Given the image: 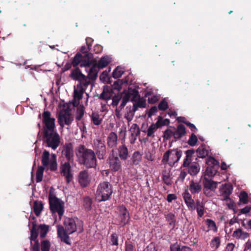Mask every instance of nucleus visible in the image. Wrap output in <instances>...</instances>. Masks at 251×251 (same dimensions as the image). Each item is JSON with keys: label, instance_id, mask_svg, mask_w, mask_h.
<instances>
[{"label": "nucleus", "instance_id": "nucleus-43", "mask_svg": "<svg viewBox=\"0 0 251 251\" xmlns=\"http://www.w3.org/2000/svg\"><path fill=\"white\" fill-rule=\"evenodd\" d=\"M50 152L45 150L43 152L42 157V163L44 167L47 166L49 164Z\"/></svg>", "mask_w": 251, "mask_h": 251}, {"label": "nucleus", "instance_id": "nucleus-41", "mask_svg": "<svg viewBox=\"0 0 251 251\" xmlns=\"http://www.w3.org/2000/svg\"><path fill=\"white\" fill-rule=\"evenodd\" d=\"M198 156L200 158H204L208 154V150L204 146H200L197 150Z\"/></svg>", "mask_w": 251, "mask_h": 251}, {"label": "nucleus", "instance_id": "nucleus-60", "mask_svg": "<svg viewBox=\"0 0 251 251\" xmlns=\"http://www.w3.org/2000/svg\"><path fill=\"white\" fill-rule=\"evenodd\" d=\"M57 227L58 237L60 238V241L63 242V226L58 225Z\"/></svg>", "mask_w": 251, "mask_h": 251}, {"label": "nucleus", "instance_id": "nucleus-6", "mask_svg": "<svg viewBox=\"0 0 251 251\" xmlns=\"http://www.w3.org/2000/svg\"><path fill=\"white\" fill-rule=\"evenodd\" d=\"M81 67H85L86 72L88 73V79H94L97 76L98 74V66L96 61H93V59L91 57H88L87 60L85 62L81 63Z\"/></svg>", "mask_w": 251, "mask_h": 251}, {"label": "nucleus", "instance_id": "nucleus-4", "mask_svg": "<svg viewBox=\"0 0 251 251\" xmlns=\"http://www.w3.org/2000/svg\"><path fill=\"white\" fill-rule=\"evenodd\" d=\"M112 192V186L109 182H101L97 188L96 199L100 202L107 201L110 199Z\"/></svg>", "mask_w": 251, "mask_h": 251}, {"label": "nucleus", "instance_id": "nucleus-16", "mask_svg": "<svg viewBox=\"0 0 251 251\" xmlns=\"http://www.w3.org/2000/svg\"><path fill=\"white\" fill-rule=\"evenodd\" d=\"M109 166L111 170L113 172L119 171L121 167V163L118 156L113 155L109 157Z\"/></svg>", "mask_w": 251, "mask_h": 251}, {"label": "nucleus", "instance_id": "nucleus-23", "mask_svg": "<svg viewBox=\"0 0 251 251\" xmlns=\"http://www.w3.org/2000/svg\"><path fill=\"white\" fill-rule=\"evenodd\" d=\"M118 154L119 157L124 160L127 159L128 156V151L127 148L125 144L119 146L117 149Z\"/></svg>", "mask_w": 251, "mask_h": 251}, {"label": "nucleus", "instance_id": "nucleus-42", "mask_svg": "<svg viewBox=\"0 0 251 251\" xmlns=\"http://www.w3.org/2000/svg\"><path fill=\"white\" fill-rule=\"evenodd\" d=\"M45 167L39 166L36 172V180L37 183L42 181Z\"/></svg>", "mask_w": 251, "mask_h": 251}, {"label": "nucleus", "instance_id": "nucleus-30", "mask_svg": "<svg viewBox=\"0 0 251 251\" xmlns=\"http://www.w3.org/2000/svg\"><path fill=\"white\" fill-rule=\"evenodd\" d=\"M91 121L95 125H100L102 121L103 116L97 112H93L91 116Z\"/></svg>", "mask_w": 251, "mask_h": 251}, {"label": "nucleus", "instance_id": "nucleus-54", "mask_svg": "<svg viewBox=\"0 0 251 251\" xmlns=\"http://www.w3.org/2000/svg\"><path fill=\"white\" fill-rule=\"evenodd\" d=\"M59 109L58 110V121L59 124L61 127H63V108H61V103L59 104Z\"/></svg>", "mask_w": 251, "mask_h": 251}, {"label": "nucleus", "instance_id": "nucleus-12", "mask_svg": "<svg viewBox=\"0 0 251 251\" xmlns=\"http://www.w3.org/2000/svg\"><path fill=\"white\" fill-rule=\"evenodd\" d=\"M93 147L96 151L99 158H103V155L106 153V147L104 142L99 138L94 139L93 141Z\"/></svg>", "mask_w": 251, "mask_h": 251}, {"label": "nucleus", "instance_id": "nucleus-14", "mask_svg": "<svg viewBox=\"0 0 251 251\" xmlns=\"http://www.w3.org/2000/svg\"><path fill=\"white\" fill-rule=\"evenodd\" d=\"M71 107H73L71 103L64 104V123L67 125L70 124L73 120V116L71 112Z\"/></svg>", "mask_w": 251, "mask_h": 251}, {"label": "nucleus", "instance_id": "nucleus-55", "mask_svg": "<svg viewBox=\"0 0 251 251\" xmlns=\"http://www.w3.org/2000/svg\"><path fill=\"white\" fill-rule=\"evenodd\" d=\"M56 156L55 154L52 155V161L50 164V170L51 171H55L57 170V164L55 160Z\"/></svg>", "mask_w": 251, "mask_h": 251}, {"label": "nucleus", "instance_id": "nucleus-21", "mask_svg": "<svg viewBox=\"0 0 251 251\" xmlns=\"http://www.w3.org/2000/svg\"><path fill=\"white\" fill-rule=\"evenodd\" d=\"M91 55L85 54L84 55H81L80 53H77L74 57L72 64L74 66H76L81 63L85 62V60H87L88 57H91Z\"/></svg>", "mask_w": 251, "mask_h": 251}, {"label": "nucleus", "instance_id": "nucleus-10", "mask_svg": "<svg viewBox=\"0 0 251 251\" xmlns=\"http://www.w3.org/2000/svg\"><path fill=\"white\" fill-rule=\"evenodd\" d=\"M55 119L51 117V113L49 111H45L43 113V122L44 126L43 130L55 128Z\"/></svg>", "mask_w": 251, "mask_h": 251}, {"label": "nucleus", "instance_id": "nucleus-58", "mask_svg": "<svg viewBox=\"0 0 251 251\" xmlns=\"http://www.w3.org/2000/svg\"><path fill=\"white\" fill-rule=\"evenodd\" d=\"M240 201L243 203L248 202V194L246 192H241L239 196Z\"/></svg>", "mask_w": 251, "mask_h": 251}, {"label": "nucleus", "instance_id": "nucleus-45", "mask_svg": "<svg viewBox=\"0 0 251 251\" xmlns=\"http://www.w3.org/2000/svg\"><path fill=\"white\" fill-rule=\"evenodd\" d=\"M216 169L213 166H207L205 172V177H212L216 173Z\"/></svg>", "mask_w": 251, "mask_h": 251}, {"label": "nucleus", "instance_id": "nucleus-51", "mask_svg": "<svg viewBox=\"0 0 251 251\" xmlns=\"http://www.w3.org/2000/svg\"><path fill=\"white\" fill-rule=\"evenodd\" d=\"M84 113V108L83 106L80 105L78 107L76 111V119L77 121L80 120L83 117Z\"/></svg>", "mask_w": 251, "mask_h": 251}, {"label": "nucleus", "instance_id": "nucleus-5", "mask_svg": "<svg viewBox=\"0 0 251 251\" xmlns=\"http://www.w3.org/2000/svg\"><path fill=\"white\" fill-rule=\"evenodd\" d=\"M182 155V151L178 149L169 150L166 151L163 156L162 162L170 166H176Z\"/></svg>", "mask_w": 251, "mask_h": 251}, {"label": "nucleus", "instance_id": "nucleus-40", "mask_svg": "<svg viewBox=\"0 0 251 251\" xmlns=\"http://www.w3.org/2000/svg\"><path fill=\"white\" fill-rule=\"evenodd\" d=\"M162 179L163 182L167 185H171L172 183V178L170 175V171L168 170H164L162 172Z\"/></svg>", "mask_w": 251, "mask_h": 251}, {"label": "nucleus", "instance_id": "nucleus-9", "mask_svg": "<svg viewBox=\"0 0 251 251\" xmlns=\"http://www.w3.org/2000/svg\"><path fill=\"white\" fill-rule=\"evenodd\" d=\"M127 93H130V100L133 101V107L136 108V110L138 108H145L146 107V100L143 98H140L138 93L136 90H132L129 91Z\"/></svg>", "mask_w": 251, "mask_h": 251}, {"label": "nucleus", "instance_id": "nucleus-62", "mask_svg": "<svg viewBox=\"0 0 251 251\" xmlns=\"http://www.w3.org/2000/svg\"><path fill=\"white\" fill-rule=\"evenodd\" d=\"M57 198L55 193V189L52 187H50L49 191V200Z\"/></svg>", "mask_w": 251, "mask_h": 251}, {"label": "nucleus", "instance_id": "nucleus-8", "mask_svg": "<svg viewBox=\"0 0 251 251\" xmlns=\"http://www.w3.org/2000/svg\"><path fill=\"white\" fill-rule=\"evenodd\" d=\"M50 209L52 214L58 213L59 218L61 220L63 215V204L62 201L58 198L49 200Z\"/></svg>", "mask_w": 251, "mask_h": 251}, {"label": "nucleus", "instance_id": "nucleus-31", "mask_svg": "<svg viewBox=\"0 0 251 251\" xmlns=\"http://www.w3.org/2000/svg\"><path fill=\"white\" fill-rule=\"evenodd\" d=\"M185 134V128L182 125H179L176 130L174 132L173 136L175 138L179 139Z\"/></svg>", "mask_w": 251, "mask_h": 251}, {"label": "nucleus", "instance_id": "nucleus-3", "mask_svg": "<svg viewBox=\"0 0 251 251\" xmlns=\"http://www.w3.org/2000/svg\"><path fill=\"white\" fill-rule=\"evenodd\" d=\"M43 141L47 146L55 150L60 144V139L55 128H52L50 130H43Z\"/></svg>", "mask_w": 251, "mask_h": 251}, {"label": "nucleus", "instance_id": "nucleus-39", "mask_svg": "<svg viewBox=\"0 0 251 251\" xmlns=\"http://www.w3.org/2000/svg\"><path fill=\"white\" fill-rule=\"evenodd\" d=\"M126 112L125 113V117L126 119L128 122H130L132 120L134 115L135 111H136V108L133 107H126Z\"/></svg>", "mask_w": 251, "mask_h": 251}, {"label": "nucleus", "instance_id": "nucleus-37", "mask_svg": "<svg viewBox=\"0 0 251 251\" xmlns=\"http://www.w3.org/2000/svg\"><path fill=\"white\" fill-rule=\"evenodd\" d=\"M33 210L37 216H39L43 209V204L41 201H35L33 203Z\"/></svg>", "mask_w": 251, "mask_h": 251}, {"label": "nucleus", "instance_id": "nucleus-26", "mask_svg": "<svg viewBox=\"0 0 251 251\" xmlns=\"http://www.w3.org/2000/svg\"><path fill=\"white\" fill-rule=\"evenodd\" d=\"M201 185L197 182L191 181L190 183V191L192 194H197L201 192Z\"/></svg>", "mask_w": 251, "mask_h": 251}, {"label": "nucleus", "instance_id": "nucleus-27", "mask_svg": "<svg viewBox=\"0 0 251 251\" xmlns=\"http://www.w3.org/2000/svg\"><path fill=\"white\" fill-rule=\"evenodd\" d=\"M232 236L236 239L245 240L249 237V234L241 229H238L233 232Z\"/></svg>", "mask_w": 251, "mask_h": 251}, {"label": "nucleus", "instance_id": "nucleus-32", "mask_svg": "<svg viewBox=\"0 0 251 251\" xmlns=\"http://www.w3.org/2000/svg\"><path fill=\"white\" fill-rule=\"evenodd\" d=\"M204 186L205 188L210 189L211 190H215L217 187L218 183L211 180L207 179L206 177H204V181L203 182Z\"/></svg>", "mask_w": 251, "mask_h": 251}, {"label": "nucleus", "instance_id": "nucleus-56", "mask_svg": "<svg viewBox=\"0 0 251 251\" xmlns=\"http://www.w3.org/2000/svg\"><path fill=\"white\" fill-rule=\"evenodd\" d=\"M206 163L207 166H213L215 167L218 164V162L213 157H208L206 160Z\"/></svg>", "mask_w": 251, "mask_h": 251}, {"label": "nucleus", "instance_id": "nucleus-59", "mask_svg": "<svg viewBox=\"0 0 251 251\" xmlns=\"http://www.w3.org/2000/svg\"><path fill=\"white\" fill-rule=\"evenodd\" d=\"M168 107V103L165 100L161 101L158 105L159 109L162 111L166 110Z\"/></svg>", "mask_w": 251, "mask_h": 251}, {"label": "nucleus", "instance_id": "nucleus-20", "mask_svg": "<svg viewBox=\"0 0 251 251\" xmlns=\"http://www.w3.org/2000/svg\"><path fill=\"white\" fill-rule=\"evenodd\" d=\"M118 136L115 132H110L107 138V144L109 148H114L117 145Z\"/></svg>", "mask_w": 251, "mask_h": 251}, {"label": "nucleus", "instance_id": "nucleus-44", "mask_svg": "<svg viewBox=\"0 0 251 251\" xmlns=\"http://www.w3.org/2000/svg\"><path fill=\"white\" fill-rule=\"evenodd\" d=\"M129 131V136H138L140 134L139 128L136 124H133L131 125Z\"/></svg>", "mask_w": 251, "mask_h": 251}, {"label": "nucleus", "instance_id": "nucleus-63", "mask_svg": "<svg viewBox=\"0 0 251 251\" xmlns=\"http://www.w3.org/2000/svg\"><path fill=\"white\" fill-rule=\"evenodd\" d=\"M111 242L112 245H118V237L116 234H112L111 236Z\"/></svg>", "mask_w": 251, "mask_h": 251}, {"label": "nucleus", "instance_id": "nucleus-64", "mask_svg": "<svg viewBox=\"0 0 251 251\" xmlns=\"http://www.w3.org/2000/svg\"><path fill=\"white\" fill-rule=\"evenodd\" d=\"M144 251H157L155 245L152 244H150L144 250Z\"/></svg>", "mask_w": 251, "mask_h": 251}, {"label": "nucleus", "instance_id": "nucleus-38", "mask_svg": "<svg viewBox=\"0 0 251 251\" xmlns=\"http://www.w3.org/2000/svg\"><path fill=\"white\" fill-rule=\"evenodd\" d=\"M110 61L111 58L108 56L101 57L98 62V67L99 69H102L107 66Z\"/></svg>", "mask_w": 251, "mask_h": 251}, {"label": "nucleus", "instance_id": "nucleus-7", "mask_svg": "<svg viewBox=\"0 0 251 251\" xmlns=\"http://www.w3.org/2000/svg\"><path fill=\"white\" fill-rule=\"evenodd\" d=\"M88 86H83V83H79L74 86L73 94V106H76L79 103V100L82 99L83 94Z\"/></svg>", "mask_w": 251, "mask_h": 251}, {"label": "nucleus", "instance_id": "nucleus-52", "mask_svg": "<svg viewBox=\"0 0 251 251\" xmlns=\"http://www.w3.org/2000/svg\"><path fill=\"white\" fill-rule=\"evenodd\" d=\"M126 93H127L123 94H124L123 96H122V95H116V96H115L114 97H113L112 98V102L111 103L112 106H117L118 105V104H119L120 100H122L123 97Z\"/></svg>", "mask_w": 251, "mask_h": 251}, {"label": "nucleus", "instance_id": "nucleus-35", "mask_svg": "<svg viewBox=\"0 0 251 251\" xmlns=\"http://www.w3.org/2000/svg\"><path fill=\"white\" fill-rule=\"evenodd\" d=\"M38 229L39 230L40 236L41 238H44L49 230V226L45 224L39 225Z\"/></svg>", "mask_w": 251, "mask_h": 251}, {"label": "nucleus", "instance_id": "nucleus-15", "mask_svg": "<svg viewBox=\"0 0 251 251\" xmlns=\"http://www.w3.org/2000/svg\"><path fill=\"white\" fill-rule=\"evenodd\" d=\"M119 213V218L121 221V224L125 225L128 222L129 219V213L125 206L122 205L118 208Z\"/></svg>", "mask_w": 251, "mask_h": 251}, {"label": "nucleus", "instance_id": "nucleus-53", "mask_svg": "<svg viewBox=\"0 0 251 251\" xmlns=\"http://www.w3.org/2000/svg\"><path fill=\"white\" fill-rule=\"evenodd\" d=\"M119 135L123 140L125 141L126 135V125H123L120 128Z\"/></svg>", "mask_w": 251, "mask_h": 251}, {"label": "nucleus", "instance_id": "nucleus-50", "mask_svg": "<svg viewBox=\"0 0 251 251\" xmlns=\"http://www.w3.org/2000/svg\"><path fill=\"white\" fill-rule=\"evenodd\" d=\"M50 247V243L48 240H43L41 242V249L42 251H49Z\"/></svg>", "mask_w": 251, "mask_h": 251}, {"label": "nucleus", "instance_id": "nucleus-18", "mask_svg": "<svg viewBox=\"0 0 251 251\" xmlns=\"http://www.w3.org/2000/svg\"><path fill=\"white\" fill-rule=\"evenodd\" d=\"M78 181L80 185L83 187H85L89 184L90 178L87 171H83L79 173Z\"/></svg>", "mask_w": 251, "mask_h": 251}, {"label": "nucleus", "instance_id": "nucleus-25", "mask_svg": "<svg viewBox=\"0 0 251 251\" xmlns=\"http://www.w3.org/2000/svg\"><path fill=\"white\" fill-rule=\"evenodd\" d=\"M31 223L32 224V227L30 229V237L29 239L31 241L30 243L32 244L31 241L37 240V238L38 236V229L37 228V225L35 221L31 222Z\"/></svg>", "mask_w": 251, "mask_h": 251}, {"label": "nucleus", "instance_id": "nucleus-29", "mask_svg": "<svg viewBox=\"0 0 251 251\" xmlns=\"http://www.w3.org/2000/svg\"><path fill=\"white\" fill-rule=\"evenodd\" d=\"M195 208L197 210L198 215L199 217H202L205 213V207L204 203L199 200L196 201Z\"/></svg>", "mask_w": 251, "mask_h": 251}, {"label": "nucleus", "instance_id": "nucleus-28", "mask_svg": "<svg viewBox=\"0 0 251 251\" xmlns=\"http://www.w3.org/2000/svg\"><path fill=\"white\" fill-rule=\"evenodd\" d=\"M112 96L111 89L108 86H104L103 88V92L100 94V98L101 99L107 100L110 99Z\"/></svg>", "mask_w": 251, "mask_h": 251}, {"label": "nucleus", "instance_id": "nucleus-61", "mask_svg": "<svg viewBox=\"0 0 251 251\" xmlns=\"http://www.w3.org/2000/svg\"><path fill=\"white\" fill-rule=\"evenodd\" d=\"M92 204V200L89 197H86L84 199V205L87 209H89Z\"/></svg>", "mask_w": 251, "mask_h": 251}, {"label": "nucleus", "instance_id": "nucleus-48", "mask_svg": "<svg viewBox=\"0 0 251 251\" xmlns=\"http://www.w3.org/2000/svg\"><path fill=\"white\" fill-rule=\"evenodd\" d=\"M221 240L219 237H215L211 241L210 246L214 250L217 249L220 246Z\"/></svg>", "mask_w": 251, "mask_h": 251}, {"label": "nucleus", "instance_id": "nucleus-19", "mask_svg": "<svg viewBox=\"0 0 251 251\" xmlns=\"http://www.w3.org/2000/svg\"><path fill=\"white\" fill-rule=\"evenodd\" d=\"M232 186L230 184L223 185L220 188V193L224 200L229 198V196L232 192Z\"/></svg>", "mask_w": 251, "mask_h": 251}, {"label": "nucleus", "instance_id": "nucleus-22", "mask_svg": "<svg viewBox=\"0 0 251 251\" xmlns=\"http://www.w3.org/2000/svg\"><path fill=\"white\" fill-rule=\"evenodd\" d=\"M130 98V93H126L123 97L122 101L119 108H117L115 110L116 116L118 118H120L121 114L120 112L122 109L125 107L126 103L129 101Z\"/></svg>", "mask_w": 251, "mask_h": 251}, {"label": "nucleus", "instance_id": "nucleus-24", "mask_svg": "<svg viewBox=\"0 0 251 251\" xmlns=\"http://www.w3.org/2000/svg\"><path fill=\"white\" fill-rule=\"evenodd\" d=\"M163 126L159 120H158L155 124H151L147 130V136L151 137L153 136L154 133L156 130Z\"/></svg>", "mask_w": 251, "mask_h": 251}, {"label": "nucleus", "instance_id": "nucleus-11", "mask_svg": "<svg viewBox=\"0 0 251 251\" xmlns=\"http://www.w3.org/2000/svg\"><path fill=\"white\" fill-rule=\"evenodd\" d=\"M76 222H78L77 219L66 218L64 222V233L72 234L75 232L77 229Z\"/></svg>", "mask_w": 251, "mask_h": 251}, {"label": "nucleus", "instance_id": "nucleus-2", "mask_svg": "<svg viewBox=\"0 0 251 251\" xmlns=\"http://www.w3.org/2000/svg\"><path fill=\"white\" fill-rule=\"evenodd\" d=\"M77 155L81 157L82 163L87 168H91L96 167V157L94 151L92 150L86 149L83 146L80 147Z\"/></svg>", "mask_w": 251, "mask_h": 251}, {"label": "nucleus", "instance_id": "nucleus-47", "mask_svg": "<svg viewBox=\"0 0 251 251\" xmlns=\"http://www.w3.org/2000/svg\"><path fill=\"white\" fill-rule=\"evenodd\" d=\"M194 152L193 151L188 150L185 151L186 158L184 160L183 166L184 167L188 166L191 162V157Z\"/></svg>", "mask_w": 251, "mask_h": 251}, {"label": "nucleus", "instance_id": "nucleus-36", "mask_svg": "<svg viewBox=\"0 0 251 251\" xmlns=\"http://www.w3.org/2000/svg\"><path fill=\"white\" fill-rule=\"evenodd\" d=\"M165 218L170 227L174 228L175 226L176 222L175 214L172 213H169L165 215Z\"/></svg>", "mask_w": 251, "mask_h": 251}, {"label": "nucleus", "instance_id": "nucleus-49", "mask_svg": "<svg viewBox=\"0 0 251 251\" xmlns=\"http://www.w3.org/2000/svg\"><path fill=\"white\" fill-rule=\"evenodd\" d=\"M142 159V155L139 151L135 152L132 156V163L134 165H138Z\"/></svg>", "mask_w": 251, "mask_h": 251}, {"label": "nucleus", "instance_id": "nucleus-13", "mask_svg": "<svg viewBox=\"0 0 251 251\" xmlns=\"http://www.w3.org/2000/svg\"><path fill=\"white\" fill-rule=\"evenodd\" d=\"M71 75L73 79L78 80L79 83H83V86H89L91 85L90 80L85 75H83L78 69H75L73 70Z\"/></svg>", "mask_w": 251, "mask_h": 251}, {"label": "nucleus", "instance_id": "nucleus-33", "mask_svg": "<svg viewBox=\"0 0 251 251\" xmlns=\"http://www.w3.org/2000/svg\"><path fill=\"white\" fill-rule=\"evenodd\" d=\"M200 167L199 164L197 162L192 163L188 170L189 173L192 176L196 175L200 171Z\"/></svg>", "mask_w": 251, "mask_h": 251}, {"label": "nucleus", "instance_id": "nucleus-34", "mask_svg": "<svg viewBox=\"0 0 251 251\" xmlns=\"http://www.w3.org/2000/svg\"><path fill=\"white\" fill-rule=\"evenodd\" d=\"M204 222L207 226V229L208 230V231L211 230L214 232H217L218 228L214 221L210 219H207L205 220Z\"/></svg>", "mask_w": 251, "mask_h": 251}, {"label": "nucleus", "instance_id": "nucleus-1", "mask_svg": "<svg viewBox=\"0 0 251 251\" xmlns=\"http://www.w3.org/2000/svg\"><path fill=\"white\" fill-rule=\"evenodd\" d=\"M65 156L68 162L64 164V176L67 183L71 182L74 178V171L71 169L70 163L73 161L74 150L73 145L71 143L66 144L65 149Z\"/></svg>", "mask_w": 251, "mask_h": 251}, {"label": "nucleus", "instance_id": "nucleus-46", "mask_svg": "<svg viewBox=\"0 0 251 251\" xmlns=\"http://www.w3.org/2000/svg\"><path fill=\"white\" fill-rule=\"evenodd\" d=\"M124 73V68L121 67H117L112 73V76L114 78H119L121 77Z\"/></svg>", "mask_w": 251, "mask_h": 251}, {"label": "nucleus", "instance_id": "nucleus-57", "mask_svg": "<svg viewBox=\"0 0 251 251\" xmlns=\"http://www.w3.org/2000/svg\"><path fill=\"white\" fill-rule=\"evenodd\" d=\"M198 141L197 137L196 135H195L194 134H192L189 140H188V144L189 145L191 146H194L197 144V142Z\"/></svg>", "mask_w": 251, "mask_h": 251}, {"label": "nucleus", "instance_id": "nucleus-17", "mask_svg": "<svg viewBox=\"0 0 251 251\" xmlns=\"http://www.w3.org/2000/svg\"><path fill=\"white\" fill-rule=\"evenodd\" d=\"M182 197L188 209L190 211L194 210L195 209L194 201L192 199L191 195L187 190H185V191L183 193Z\"/></svg>", "mask_w": 251, "mask_h": 251}]
</instances>
